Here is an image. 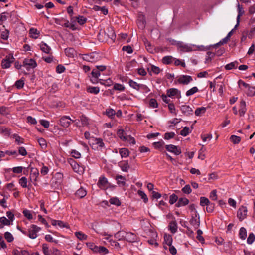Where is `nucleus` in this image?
<instances>
[{
    "label": "nucleus",
    "mask_w": 255,
    "mask_h": 255,
    "mask_svg": "<svg viewBox=\"0 0 255 255\" xmlns=\"http://www.w3.org/2000/svg\"><path fill=\"white\" fill-rule=\"evenodd\" d=\"M116 36L113 28L110 26L107 27L106 30H100L98 35L99 40L101 42L108 39H111L114 41Z\"/></svg>",
    "instance_id": "nucleus-1"
},
{
    "label": "nucleus",
    "mask_w": 255,
    "mask_h": 255,
    "mask_svg": "<svg viewBox=\"0 0 255 255\" xmlns=\"http://www.w3.org/2000/svg\"><path fill=\"white\" fill-rule=\"evenodd\" d=\"M14 58L12 54L6 56L5 58L2 59L1 66L3 69H7L10 67L12 63L14 62Z\"/></svg>",
    "instance_id": "nucleus-2"
},
{
    "label": "nucleus",
    "mask_w": 255,
    "mask_h": 255,
    "mask_svg": "<svg viewBox=\"0 0 255 255\" xmlns=\"http://www.w3.org/2000/svg\"><path fill=\"white\" fill-rule=\"evenodd\" d=\"M41 228L37 226L32 224L28 229V237L32 239H35L37 237V233L40 230Z\"/></svg>",
    "instance_id": "nucleus-3"
},
{
    "label": "nucleus",
    "mask_w": 255,
    "mask_h": 255,
    "mask_svg": "<svg viewBox=\"0 0 255 255\" xmlns=\"http://www.w3.org/2000/svg\"><path fill=\"white\" fill-rule=\"evenodd\" d=\"M37 65V64L35 60L31 58H26L23 62V66L25 67L27 70L35 68Z\"/></svg>",
    "instance_id": "nucleus-4"
},
{
    "label": "nucleus",
    "mask_w": 255,
    "mask_h": 255,
    "mask_svg": "<svg viewBox=\"0 0 255 255\" xmlns=\"http://www.w3.org/2000/svg\"><path fill=\"white\" fill-rule=\"evenodd\" d=\"M167 95L169 97L176 98L178 99L181 98V92L180 90L176 88H170L167 90Z\"/></svg>",
    "instance_id": "nucleus-5"
},
{
    "label": "nucleus",
    "mask_w": 255,
    "mask_h": 255,
    "mask_svg": "<svg viewBox=\"0 0 255 255\" xmlns=\"http://www.w3.org/2000/svg\"><path fill=\"white\" fill-rule=\"evenodd\" d=\"M180 110L182 113L186 116H190L193 114V110L189 105H184L181 106Z\"/></svg>",
    "instance_id": "nucleus-6"
},
{
    "label": "nucleus",
    "mask_w": 255,
    "mask_h": 255,
    "mask_svg": "<svg viewBox=\"0 0 255 255\" xmlns=\"http://www.w3.org/2000/svg\"><path fill=\"white\" fill-rule=\"evenodd\" d=\"M59 121L60 124L64 128L68 127L71 124V122H74V120L71 119L70 117L68 116H63L60 118Z\"/></svg>",
    "instance_id": "nucleus-7"
},
{
    "label": "nucleus",
    "mask_w": 255,
    "mask_h": 255,
    "mask_svg": "<svg viewBox=\"0 0 255 255\" xmlns=\"http://www.w3.org/2000/svg\"><path fill=\"white\" fill-rule=\"evenodd\" d=\"M166 149L172 153H173L176 155H179L181 153V150L180 148L177 146H175L172 144L166 145L165 146Z\"/></svg>",
    "instance_id": "nucleus-8"
},
{
    "label": "nucleus",
    "mask_w": 255,
    "mask_h": 255,
    "mask_svg": "<svg viewBox=\"0 0 255 255\" xmlns=\"http://www.w3.org/2000/svg\"><path fill=\"white\" fill-rule=\"evenodd\" d=\"M247 209L244 206L240 207L237 212V217L240 221L243 220L247 216Z\"/></svg>",
    "instance_id": "nucleus-9"
},
{
    "label": "nucleus",
    "mask_w": 255,
    "mask_h": 255,
    "mask_svg": "<svg viewBox=\"0 0 255 255\" xmlns=\"http://www.w3.org/2000/svg\"><path fill=\"white\" fill-rule=\"evenodd\" d=\"M177 46L180 50L183 52H189L192 51V48L191 46L184 44L182 42H178Z\"/></svg>",
    "instance_id": "nucleus-10"
},
{
    "label": "nucleus",
    "mask_w": 255,
    "mask_h": 255,
    "mask_svg": "<svg viewBox=\"0 0 255 255\" xmlns=\"http://www.w3.org/2000/svg\"><path fill=\"white\" fill-rule=\"evenodd\" d=\"M83 59L84 60L93 63L97 61L98 55L94 53H91L89 54L84 55Z\"/></svg>",
    "instance_id": "nucleus-11"
},
{
    "label": "nucleus",
    "mask_w": 255,
    "mask_h": 255,
    "mask_svg": "<svg viewBox=\"0 0 255 255\" xmlns=\"http://www.w3.org/2000/svg\"><path fill=\"white\" fill-rule=\"evenodd\" d=\"M108 180L105 177H100L97 183L98 186L102 189H105L108 187Z\"/></svg>",
    "instance_id": "nucleus-12"
},
{
    "label": "nucleus",
    "mask_w": 255,
    "mask_h": 255,
    "mask_svg": "<svg viewBox=\"0 0 255 255\" xmlns=\"http://www.w3.org/2000/svg\"><path fill=\"white\" fill-rule=\"evenodd\" d=\"M125 240L128 242H135L137 240V237L136 235L132 232H126V236H125Z\"/></svg>",
    "instance_id": "nucleus-13"
},
{
    "label": "nucleus",
    "mask_w": 255,
    "mask_h": 255,
    "mask_svg": "<svg viewBox=\"0 0 255 255\" xmlns=\"http://www.w3.org/2000/svg\"><path fill=\"white\" fill-rule=\"evenodd\" d=\"M192 78L191 76L182 75L178 79L179 83L187 85L189 83L192 81Z\"/></svg>",
    "instance_id": "nucleus-14"
},
{
    "label": "nucleus",
    "mask_w": 255,
    "mask_h": 255,
    "mask_svg": "<svg viewBox=\"0 0 255 255\" xmlns=\"http://www.w3.org/2000/svg\"><path fill=\"white\" fill-rule=\"evenodd\" d=\"M119 166L123 171L126 172H128L130 168V165L128 160L121 161L119 163Z\"/></svg>",
    "instance_id": "nucleus-15"
},
{
    "label": "nucleus",
    "mask_w": 255,
    "mask_h": 255,
    "mask_svg": "<svg viewBox=\"0 0 255 255\" xmlns=\"http://www.w3.org/2000/svg\"><path fill=\"white\" fill-rule=\"evenodd\" d=\"M247 111L246 104L244 100L240 102L239 113L240 116H244Z\"/></svg>",
    "instance_id": "nucleus-16"
},
{
    "label": "nucleus",
    "mask_w": 255,
    "mask_h": 255,
    "mask_svg": "<svg viewBox=\"0 0 255 255\" xmlns=\"http://www.w3.org/2000/svg\"><path fill=\"white\" fill-rule=\"evenodd\" d=\"M92 251L94 252L103 254L104 255L109 252L108 250L103 246H94V248H92Z\"/></svg>",
    "instance_id": "nucleus-17"
},
{
    "label": "nucleus",
    "mask_w": 255,
    "mask_h": 255,
    "mask_svg": "<svg viewBox=\"0 0 255 255\" xmlns=\"http://www.w3.org/2000/svg\"><path fill=\"white\" fill-rule=\"evenodd\" d=\"M197 215L195 217H192L190 219L189 222L191 225H192L195 229H197L200 226V218L199 216L196 218Z\"/></svg>",
    "instance_id": "nucleus-18"
},
{
    "label": "nucleus",
    "mask_w": 255,
    "mask_h": 255,
    "mask_svg": "<svg viewBox=\"0 0 255 255\" xmlns=\"http://www.w3.org/2000/svg\"><path fill=\"white\" fill-rule=\"evenodd\" d=\"M75 196L79 198H82L87 195V191L83 187H80L75 193Z\"/></svg>",
    "instance_id": "nucleus-19"
},
{
    "label": "nucleus",
    "mask_w": 255,
    "mask_h": 255,
    "mask_svg": "<svg viewBox=\"0 0 255 255\" xmlns=\"http://www.w3.org/2000/svg\"><path fill=\"white\" fill-rule=\"evenodd\" d=\"M189 202V200L186 198H180L175 206L177 207L185 206L188 204Z\"/></svg>",
    "instance_id": "nucleus-20"
},
{
    "label": "nucleus",
    "mask_w": 255,
    "mask_h": 255,
    "mask_svg": "<svg viewBox=\"0 0 255 255\" xmlns=\"http://www.w3.org/2000/svg\"><path fill=\"white\" fill-rule=\"evenodd\" d=\"M39 46L40 48V49L45 53L47 54H50V51H51V48L47 45L44 42H42L40 44Z\"/></svg>",
    "instance_id": "nucleus-21"
},
{
    "label": "nucleus",
    "mask_w": 255,
    "mask_h": 255,
    "mask_svg": "<svg viewBox=\"0 0 255 255\" xmlns=\"http://www.w3.org/2000/svg\"><path fill=\"white\" fill-rule=\"evenodd\" d=\"M169 229L172 233H175L177 231V224L176 221H172L170 222L169 226Z\"/></svg>",
    "instance_id": "nucleus-22"
},
{
    "label": "nucleus",
    "mask_w": 255,
    "mask_h": 255,
    "mask_svg": "<svg viewBox=\"0 0 255 255\" xmlns=\"http://www.w3.org/2000/svg\"><path fill=\"white\" fill-rule=\"evenodd\" d=\"M126 232L124 231H119L115 234V237L118 240H125Z\"/></svg>",
    "instance_id": "nucleus-23"
},
{
    "label": "nucleus",
    "mask_w": 255,
    "mask_h": 255,
    "mask_svg": "<svg viewBox=\"0 0 255 255\" xmlns=\"http://www.w3.org/2000/svg\"><path fill=\"white\" fill-rule=\"evenodd\" d=\"M87 91L91 94H97L99 93L100 88L98 87L89 86L87 88Z\"/></svg>",
    "instance_id": "nucleus-24"
},
{
    "label": "nucleus",
    "mask_w": 255,
    "mask_h": 255,
    "mask_svg": "<svg viewBox=\"0 0 255 255\" xmlns=\"http://www.w3.org/2000/svg\"><path fill=\"white\" fill-rule=\"evenodd\" d=\"M116 179L117 181L118 184L122 185V186H125L126 185V178L125 177L118 175L116 176Z\"/></svg>",
    "instance_id": "nucleus-25"
},
{
    "label": "nucleus",
    "mask_w": 255,
    "mask_h": 255,
    "mask_svg": "<svg viewBox=\"0 0 255 255\" xmlns=\"http://www.w3.org/2000/svg\"><path fill=\"white\" fill-rule=\"evenodd\" d=\"M0 222L3 225H0V228H2L3 225L8 226L10 225V221L4 216L0 218Z\"/></svg>",
    "instance_id": "nucleus-26"
},
{
    "label": "nucleus",
    "mask_w": 255,
    "mask_h": 255,
    "mask_svg": "<svg viewBox=\"0 0 255 255\" xmlns=\"http://www.w3.org/2000/svg\"><path fill=\"white\" fill-rule=\"evenodd\" d=\"M29 34L31 35V37L34 39H36L38 38L40 33L37 29L31 28L29 30Z\"/></svg>",
    "instance_id": "nucleus-27"
},
{
    "label": "nucleus",
    "mask_w": 255,
    "mask_h": 255,
    "mask_svg": "<svg viewBox=\"0 0 255 255\" xmlns=\"http://www.w3.org/2000/svg\"><path fill=\"white\" fill-rule=\"evenodd\" d=\"M206 111V108L204 107H199L195 111V114L197 116H201L204 114Z\"/></svg>",
    "instance_id": "nucleus-28"
},
{
    "label": "nucleus",
    "mask_w": 255,
    "mask_h": 255,
    "mask_svg": "<svg viewBox=\"0 0 255 255\" xmlns=\"http://www.w3.org/2000/svg\"><path fill=\"white\" fill-rule=\"evenodd\" d=\"M76 237L80 240H86L87 239V235L82 232H76L75 233Z\"/></svg>",
    "instance_id": "nucleus-29"
},
{
    "label": "nucleus",
    "mask_w": 255,
    "mask_h": 255,
    "mask_svg": "<svg viewBox=\"0 0 255 255\" xmlns=\"http://www.w3.org/2000/svg\"><path fill=\"white\" fill-rule=\"evenodd\" d=\"M10 110L9 108L5 106H1L0 107V114L3 116H6L10 114Z\"/></svg>",
    "instance_id": "nucleus-30"
},
{
    "label": "nucleus",
    "mask_w": 255,
    "mask_h": 255,
    "mask_svg": "<svg viewBox=\"0 0 255 255\" xmlns=\"http://www.w3.org/2000/svg\"><path fill=\"white\" fill-rule=\"evenodd\" d=\"M95 144L98 145V147L101 149L105 146V144L103 140L100 138H96L94 139Z\"/></svg>",
    "instance_id": "nucleus-31"
},
{
    "label": "nucleus",
    "mask_w": 255,
    "mask_h": 255,
    "mask_svg": "<svg viewBox=\"0 0 255 255\" xmlns=\"http://www.w3.org/2000/svg\"><path fill=\"white\" fill-rule=\"evenodd\" d=\"M247 231L244 227H241L239 231V237L242 240H245L247 237Z\"/></svg>",
    "instance_id": "nucleus-32"
},
{
    "label": "nucleus",
    "mask_w": 255,
    "mask_h": 255,
    "mask_svg": "<svg viewBox=\"0 0 255 255\" xmlns=\"http://www.w3.org/2000/svg\"><path fill=\"white\" fill-rule=\"evenodd\" d=\"M238 62L236 61L232 62L229 64H227L225 66V68L226 69V70H231L233 68H236L238 66Z\"/></svg>",
    "instance_id": "nucleus-33"
},
{
    "label": "nucleus",
    "mask_w": 255,
    "mask_h": 255,
    "mask_svg": "<svg viewBox=\"0 0 255 255\" xmlns=\"http://www.w3.org/2000/svg\"><path fill=\"white\" fill-rule=\"evenodd\" d=\"M119 153L122 158L127 157L129 155V151L126 148H122L120 149Z\"/></svg>",
    "instance_id": "nucleus-34"
},
{
    "label": "nucleus",
    "mask_w": 255,
    "mask_h": 255,
    "mask_svg": "<svg viewBox=\"0 0 255 255\" xmlns=\"http://www.w3.org/2000/svg\"><path fill=\"white\" fill-rule=\"evenodd\" d=\"M117 134L119 137L123 141H126L128 140V137L124 135L125 132L123 129H119L117 131Z\"/></svg>",
    "instance_id": "nucleus-35"
},
{
    "label": "nucleus",
    "mask_w": 255,
    "mask_h": 255,
    "mask_svg": "<svg viewBox=\"0 0 255 255\" xmlns=\"http://www.w3.org/2000/svg\"><path fill=\"white\" fill-rule=\"evenodd\" d=\"M247 94L248 96H253L255 94V87L254 86H251L250 85H249V87L247 88Z\"/></svg>",
    "instance_id": "nucleus-36"
},
{
    "label": "nucleus",
    "mask_w": 255,
    "mask_h": 255,
    "mask_svg": "<svg viewBox=\"0 0 255 255\" xmlns=\"http://www.w3.org/2000/svg\"><path fill=\"white\" fill-rule=\"evenodd\" d=\"M24 85V79L23 78L16 81L15 86L17 89H21Z\"/></svg>",
    "instance_id": "nucleus-37"
},
{
    "label": "nucleus",
    "mask_w": 255,
    "mask_h": 255,
    "mask_svg": "<svg viewBox=\"0 0 255 255\" xmlns=\"http://www.w3.org/2000/svg\"><path fill=\"white\" fill-rule=\"evenodd\" d=\"M105 113L108 117L111 118H113L116 114L115 111L112 108L107 109Z\"/></svg>",
    "instance_id": "nucleus-38"
},
{
    "label": "nucleus",
    "mask_w": 255,
    "mask_h": 255,
    "mask_svg": "<svg viewBox=\"0 0 255 255\" xmlns=\"http://www.w3.org/2000/svg\"><path fill=\"white\" fill-rule=\"evenodd\" d=\"M138 91H140L141 92L143 93H148L150 91V90L146 85L144 84H140Z\"/></svg>",
    "instance_id": "nucleus-39"
},
{
    "label": "nucleus",
    "mask_w": 255,
    "mask_h": 255,
    "mask_svg": "<svg viewBox=\"0 0 255 255\" xmlns=\"http://www.w3.org/2000/svg\"><path fill=\"white\" fill-rule=\"evenodd\" d=\"M164 242L165 243L168 245L169 246H171L172 245V238L171 235L165 234L164 236Z\"/></svg>",
    "instance_id": "nucleus-40"
},
{
    "label": "nucleus",
    "mask_w": 255,
    "mask_h": 255,
    "mask_svg": "<svg viewBox=\"0 0 255 255\" xmlns=\"http://www.w3.org/2000/svg\"><path fill=\"white\" fill-rule=\"evenodd\" d=\"M31 177L34 178V180H36V179L39 175V171L37 168H32L31 169Z\"/></svg>",
    "instance_id": "nucleus-41"
},
{
    "label": "nucleus",
    "mask_w": 255,
    "mask_h": 255,
    "mask_svg": "<svg viewBox=\"0 0 255 255\" xmlns=\"http://www.w3.org/2000/svg\"><path fill=\"white\" fill-rule=\"evenodd\" d=\"M129 86L133 88V89L136 90H138L139 89V85L140 84H138L137 82L134 81L133 80H131L130 79L128 82Z\"/></svg>",
    "instance_id": "nucleus-42"
},
{
    "label": "nucleus",
    "mask_w": 255,
    "mask_h": 255,
    "mask_svg": "<svg viewBox=\"0 0 255 255\" xmlns=\"http://www.w3.org/2000/svg\"><path fill=\"white\" fill-rule=\"evenodd\" d=\"M51 224L53 226L58 225L60 227H66L65 224L60 220H52L51 221Z\"/></svg>",
    "instance_id": "nucleus-43"
},
{
    "label": "nucleus",
    "mask_w": 255,
    "mask_h": 255,
    "mask_svg": "<svg viewBox=\"0 0 255 255\" xmlns=\"http://www.w3.org/2000/svg\"><path fill=\"white\" fill-rule=\"evenodd\" d=\"M4 238L8 242H12L14 240L13 235L9 232H6L4 235Z\"/></svg>",
    "instance_id": "nucleus-44"
},
{
    "label": "nucleus",
    "mask_w": 255,
    "mask_h": 255,
    "mask_svg": "<svg viewBox=\"0 0 255 255\" xmlns=\"http://www.w3.org/2000/svg\"><path fill=\"white\" fill-rule=\"evenodd\" d=\"M19 184L23 188H27V179L25 177H22L19 180Z\"/></svg>",
    "instance_id": "nucleus-45"
},
{
    "label": "nucleus",
    "mask_w": 255,
    "mask_h": 255,
    "mask_svg": "<svg viewBox=\"0 0 255 255\" xmlns=\"http://www.w3.org/2000/svg\"><path fill=\"white\" fill-rule=\"evenodd\" d=\"M172 59L171 56H166L162 58V62L165 64H169L172 62Z\"/></svg>",
    "instance_id": "nucleus-46"
},
{
    "label": "nucleus",
    "mask_w": 255,
    "mask_h": 255,
    "mask_svg": "<svg viewBox=\"0 0 255 255\" xmlns=\"http://www.w3.org/2000/svg\"><path fill=\"white\" fill-rule=\"evenodd\" d=\"M230 140L234 144H238L241 141V138L239 136L233 135L231 136Z\"/></svg>",
    "instance_id": "nucleus-47"
},
{
    "label": "nucleus",
    "mask_w": 255,
    "mask_h": 255,
    "mask_svg": "<svg viewBox=\"0 0 255 255\" xmlns=\"http://www.w3.org/2000/svg\"><path fill=\"white\" fill-rule=\"evenodd\" d=\"M13 137L15 138V142L17 143L18 145H20L24 143V139L21 138L18 135L14 134L13 135Z\"/></svg>",
    "instance_id": "nucleus-48"
},
{
    "label": "nucleus",
    "mask_w": 255,
    "mask_h": 255,
    "mask_svg": "<svg viewBox=\"0 0 255 255\" xmlns=\"http://www.w3.org/2000/svg\"><path fill=\"white\" fill-rule=\"evenodd\" d=\"M210 202V201L207 198L205 197H200V204L201 206H207Z\"/></svg>",
    "instance_id": "nucleus-49"
},
{
    "label": "nucleus",
    "mask_w": 255,
    "mask_h": 255,
    "mask_svg": "<svg viewBox=\"0 0 255 255\" xmlns=\"http://www.w3.org/2000/svg\"><path fill=\"white\" fill-rule=\"evenodd\" d=\"M113 89L115 90H118L119 91H123L125 89V87L124 85L119 84V83H115L114 85Z\"/></svg>",
    "instance_id": "nucleus-50"
},
{
    "label": "nucleus",
    "mask_w": 255,
    "mask_h": 255,
    "mask_svg": "<svg viewBox=\"0 0 255 255\" xmlns=\"http://www.w3.org/2000/svg\"><path fill=\"white\" fill-rule=\"evenodd\" d=\"M0 132L4 133L5 135H9L10 134V129L5 127H0Z\"/></svg>",
    "instance_id": "nucleus-51"
},
{
    "label": "nucleus",
    "mask_w": 255,
    "mask_h": 255,
    "mask_svg": "<svg viewBox=\"0 0 255 255\" xmlns=\"http://www.w3.org/2000/svg\"><path fill=\"white\" fill-rule=\"evenodd\" d=\"M198 89L197 87H193L186 92V95L187 96H189L192 95L194 93L198 92Z\"/></svg>",
    "instance_id": "nucleus-52"
},
{
    "label": "nucleus",
    "mask_w": 255,
    "mask_h": 255,
    "mask_svg": "<svg viewBox=\"0 0 255 255\" xmlns=\"http://www.w3.org/2000/svg\"><path fill=\"white\" fill-rule=\"evenodd\" d=\"M229 39L226 37H225L224 38H223V39H222L220 42H219L218 43L214 44L213 45V47L214 48H217L218 46H220V45H223L225 43H226L228 41Z\"/></svg>",
    "instance_id": "nucleus-53"
},
{
    "label": "nucleus",
    "mask_w": 255,
    "mask_h": 255,
    "mask_svg": "<svg viewBox=\"0 0 255 255\" xmlns=\"http://www.w3.org/2000/svg\"><path fill=\"white\" fill-rule=\"evenodd\" d=\"M76 18L77 19L78 23L81 25L85 24L87 20V18L83 16H79L77 17Z\"/></svg>",
    "instance_id": "nucleus-54"
},
{
    "label": "nucleus",
    "mask_w": 255,
    "mask_h": 255,
    "mask_svg": "<svg viewBox=\"0 0 255 255\" xmlns=\"http://www.w3.org/2000/svg\"><path fill=\"white\" fill-rule=\"evenodd\" d=\"M238 14L237 15V18L240 19V17L244 14V11L243 10V8L240 4L238 3Z\"/></svg>",
    "instance_id": "nucleus-55"
},
{
    "label": "nucleus",
    "mask_w": 255,
    "mask_h": 255,
    "mask_svg": "<svg viewBox=\"0 0 255 255\" xmlns=\"http://www.w3.org/2000/svg\"><path fill=\"white\" fill-rule=\"evenodd\" d=\"M9 32L8 30L7 29H5L4 31H2L1 34V38L4 40H6L8 39V37H9Z\"/></svg>",
    "instance_id": "nucleus-56"
},
{
    "label": "nucleus",
    "mask_w": 255,
    "mask_h": 255,
    "mask_svg": "<svg viewBox=\"0 0 255 255\" xmlns=\"http://www.w3.org/2000/svg\"><path fill=\"white\" fill-rule=\"evenodd\" d=\"M65 52L66 55L68 57H73L74 50L73 48H68L65 49Z\"/></svg>",
    "instance_id": "nucleus-57"
},
{
    "label": "nucleus",
    "mask_w": 255,
    "mask_h": 255,
    "mask_svg": "<svg viewBox=\"0 0 255 255\" xmlns=\"http://www.w3.org/2000/svg\"><path fill=\"white\" fill-rule=\"evenodd\" d=\"M197 239L199 241H200L201 243H203L204 241V239L203 237L202 236V234H203V232L201 230L198 229L197 231Z\"/></svg>",
    "instance_id": "nucleus-58"
},
{
    "label": "nucleus",
    "mask_w": 255,
    "mask_h": 255,
    "mask_svg": "<svg viewBox=\"0 0 255 255\" xmlns=\"http://www.w3.org/2000/svg\"><path fill=\"white\" fill-rule=\"evenodd\" d=\"M255 235L253 233H251L249 234V236L247 240V242L249 244H251L255 241Z\"/></svg>",
    "instance_id": "nucleus-59"
},
{
    "label": "nucleus",
    "mask_w": 255,
    "mask_h": 255,
    "mask_svg": "<svg viewBox=\"0 0 255 255\" xmlns=\"http://www.w3.org/2000/svg\"><path fill=\"white\" fill-rule=\"evenodd\" d=\"M138 194L141 197V198L144 200L145 203H147L148 202V198L145 193L141 190H138Z\"/></svg>",
    "instance_id": "nucleus-60"
},
{
    "label": "nucleus",
    "mask_w": 255,
    "mask_h": 255,
    "mask_svg": "<svg viewBox=\"0 0 255 255\" xmlns=\"http://www.w3.org/2000/svg\"><path fill=\"white\" fill-rule=\"evenodd\" d=\"M190 132L189 128L185 127L180 131V134L183 136H187Z\"/></svg>",
    "instance_id": "nucleus-61"
},
{
    "label": "nucleus",
    "mask_w": 255,
    "mask_h": 255,
    "mask_svg": "<svg viewBox=\"0 0 255 255\" xmlns=\"http://www.w3.org/2000/svg\"><path fill=\"white\" fill-rule=\"evenodd\" d=\"M38 142L42 148L45 149L46 148V147H47L46 141L44 138H40L38 139Z\"/></svg>",
    "instance_id": "nucleus-62"
},
{
    "label": "nucleus",
    "mask_w": 255,
    "mask_h": 255,
    "mask_svg": "<svg viewBox=\"0 0 255 255\" xmlns=\"http://www.w3.org/2000/svg\"><path fill=\"white\" fill-rule=\"evenodd\" d=\"M42 250L45 255H51L49 251V247L47 244L42 245Z\"/></svg>",
    "instance_id": "nucleus-63"
},
{
    "label": "nucleus",
    "mask_w": 255,
    "mask_h": 255,
    "mask_svg": "<svg viewBox=\"0 0 255 255\" xmlns=\"http://www.w3.org/2000/svg\"><path fill=\"white\" fill-rule=\"evenodd\" d=\"M110 203L111 204L119 206L121 204L120 200L116 197H113L109 200Z\"/></svg>",
    "instance_id": "nucleus-64"
}]
</instances>
